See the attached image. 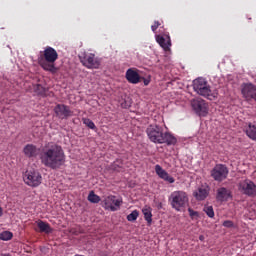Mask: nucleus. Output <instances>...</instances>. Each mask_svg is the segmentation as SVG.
I'll return each instance as SVG.
<instances>
[{"label": "nucleus", "instance_id": "obj_8", "mask_svg": "<svg viewBox=\"0 0 256 256\" xmlns=\"http://www.w3.org/2000/svg\"><path fill=\"white\" fill-rule=\"evenodd\" d=\"M80 62L87 69H99L101 67V59L93 53H84L79 56Z\"/></svg>", "mask_w": 256, "mask_h": 256}, {"label": "nucleus", "instance_id": "obj_25", "mask_svg": "<svg viewBox=\"0 0 256 256\" xmlns=\"http://www.w3.org/2000/svg\"><path fill=\"white\" fill-rule=\"evenodd\" d=\"M88 201L90 203H99V201H101V197H99V195L95 194L94 191H91L88 195Z\"/></svg>", "mask_w": 256, "mask_h": 256}, {"label": "nucleus", "instance_id": "obj_32", "mask_svg": "<svg viewBox=\"0 0 256 256\" xmlns=\"http://www.w3.org/2000/svg\"><path fill=\"white\" fill-rule=\"evenodd\" d=\"M235 224H233V221L226 220L223 222V227H227V229H231V227H234Z\"/></svg>", "mask_w": 256, "mask_h": 256}, {"label": "nucleus", "instance_id": "obj_9", "mask_svg": "<svg viewBox=\"0 0 256 256\" xmlns=\"http://www.w3.org/2000/svg\"><path fill=\"white\" fill-rule=\"evenodd\" d=\"M238 190L242 195H246L247 197H256L255 182L249 179L241 180L238 184Z\"/></svg>", "mask_w": 256, "mask_h": 256}, {"label": "nucleus", "instance_id": "obj_27", "mask_svg": "<svg viewBox=\"0 0 256 256\" xmlns=\"http://www.w3.org/2000/svg\"><path fill=\"white\" fill-rule=\"evenodd\" d=\"M203 211L208 217H210V219H213L215 217V211L213 210V206H204Z\"/></svg>", "mask_w": 256, "mask_h": 256}, {"label": "nucleus", "instance_id": "obj_15", "mask_svg": "<svg viewBox=\"0 0 256 256\" xmlns=\"http://www.w3.org/2000/svg\"><path fill=\"white\" fill-rule=\"evenodd\" d=\"M231 190L225 187H220L216 190V200L220 203H225V201L231 199Z\"/></svg>", "mask_w": 256, "mask_h": 256}, {"label": "nucleus", "instance_id": "obj_5", "mask_svg": "<svg viewBox=\"0 0 256 256\" xmlns=\"http://www.w3.org/2000/svg\"><path fill=\"white\" fill-rule=\"evenodd\" d=\"M168 201L175 211H183L189 205V196L185 191H174L170 194Z\"/></svg>", "mask_w": 256, "mask_h": 256}, {"label": "nucleus", "instance_id": "obj_23", "mask_svg": "<svg viewBox=\"0 0 256 256\" xmlns=\"http://www.w3.org/2000/svg\"><path fill=\"white\" fill-rule=\"evenodd\" d=\"M45 167H49V169H59L61 165H63L62 161H44Z\"/></svg>", "mask_w": 256, "mask_h": 256}, {"label": "nucleus", "instance_id": "obj_11", "mask_svg": "<svg viewBox=\"0 0 256 256\" xmlns=\"http://www.w3.org/2000/svg\"><path fill=\"white\" fill-rule=\"evenodd\" d=\"M241 93L246 101L255 100L256 86L253 83H243L241 85Z\"/></svg>", "mask_w": 256, "mask_h": 256}, {"label": "nucleus", "instance_id": "obj_19", "mask_svg": "<svg viewBox=\"0 0 256 256\" xmlns=\"http://www.w3.org/2000/svg\"><path fill=\"white\" fill-rule=\"evenodd\" d=\"M193 195L197 201H205V199L209 197V188L200 187L193 193Z\"/></svg>", "mask_w": 256, "mask_h": 256}, {"label": "nucleus", "instance_id": "obj_12", "mask_svg": "<svg viewBox=\"0 0 256 256\" xmlns=\"http://www.w3.org/2000/svg\"><path fill=\"white\" fill-rule=\"evenodd\" d=\"M54 113L58 119H69V117L73 116V111L64 104H57L54 108Z\"/></svg>", "mask_w": 256, "mask_h": 256}, {"label": "nucleus", "instance_id": "obj_34", "mask_svg": "<svg viewBox=\"0 0 256 256\" xmlns=\"http://www.w3.org/2000/svg\"><path fill=\"white\" fill-rule=\"evenodd\" d=\"M199 240H200V241H205V236L200 235V236H199Z\"/></svg>", "mask_w": 256, "mask_h": 256}, {"label": "nucleus", "instance_id": "obj_14", "mask_svg": "<svg viewBox=\"0 0 256 256\" xmlns=\"http://www.w3.org/2000/svg\"><path fill=\"white\" fill-rule=\"evenodd\" d=\"M126 79L128 83H132V85H137V83H141V76L139 75V71L137 69L130 68L126 71Z\"/></svg>", "mask_w": 256, "mask_h": 256}, {"label": "nucleus", "instance_id": "obj_33", "mask_svg": "<svg viewBox=\"0 0 256 256\" xmlns=\"http://www.w3.org/2000/svg\"><path fill=\"white\" fill-rule=\"evenodd\" d=\"M143 79V83L145 86L149 85V83H151V80L150 79H147V78H142Z\"/></svg>", "mask_w": 256, "mask_h": 256}, {"label": "nucleus", "instance_id": "obj_16", "mask_svg": "<svg viewBox=\"0 0 256 256\" xmlns=\"http://www.w3.org/2000/svg\"><path fill=\"white\" fill-rule=\"evenodd\" d=\"M155 172L160 177V179H163V181H167V183H175V178L169 175L165 169H162L160 165L155 166Z\"/></svg>", "mask_w": 256, "mask_h": 256}, {"label": "nucleus", "instance_id": "obj_2", "mask_svg": "<svg viewBox=\"0 0 256 256\" xmlns=\"http://www.w3.org/2000/svg\"><path fill=\"white\" fill-rule=\"evenodd\" d=\"M146 133L152 143H166V145H175L177 143V138L169 132H163V127L159 125L148 126Z\"/></svg>", "mask_w": 256, "mask_h": 256}, {"label": "nucleus", "instance_id": "obj_26", "mask_svg": "<svg viewBox=\"0 0 256 256\" xmlns=\"http://www.w3.org/2000/svg\"><path fill=\"white\" fill-rule=\"evenodd\" d=\"M0 239L1 241H11V239H13V233L10 231H4L0 233Z\"/></svg>", "mask_w": 256, "mask_h": 256}, {"label": "nucleus", "instance_id": "obj_6", "mask_svg": "<svg viewBox=\"0 0 256 256\" xmlns=\"http://www.w3.org/2000/svg\"><path fill=\"white\" fill-rule=\"evenodd\" d=\"M23 181L28 187H39L43 183V176L35 168H27L23 173Z\"/></svg>", "mask_w": 256, "mask_h": 256}, {"label": "nucleus", "instance_id": "obj_22", "mask_svg": "<svg viewBox=\"0 0 256 256\" xmlns=\"http://www.w3.org/2000/svg\"><path fill=\"white\" fill-rule=\"evenodd\" d=\"M153 209L151 206H144L142 208V213L144 215L145 221L148 223V225H151L153 223Z\"/></svg>", "mask_w": 256, "mask_h": 256}, {"label": "nucleus", "instance_id": "obj_31", "mask_svg": "<svg viewBox=\"0 0 256 256\" xmlns=\"http://www.w3.org/2000/svg\"><path fill=\"white\" fill-rule=\"evenodd\" d=\"M159 27H161V22L155 21L154 24L151 26V30L153 31V33H155L157 29H159Z\"/></svg>", "mask_w": 256, "mask_h": 256}, {"label": "nucleus", "instance_id": "obj_20", "mask_svg": "<svg viewBox=\"0 0 256 256\" xmlns=\"http://www.w3.org/2000/svg\"><path fill=\"white\" fill-rule=\"evenodd\" d=\"M245 133L249 139L256 141V124L251 122L246 123Z\"/></svg>", "mask_w": 256, "mask_h": 256}, {"label": "nucleus", "instance_id": "obj_35", "mask_svg": "<svg viewBox=\"0 0 256 256\" xmlns=\"http://www.w3.org/2000/svg\"><path fill=\"white\" fill-rule=\"evenodd\" d=\"M0 217H3V208L0 207Z\"/></svg>", "mask_w": 256, "mask_h": 256}, {"label": "nucleus", "instance_id": "obj_4", "mask_svg": "<svg viewBox=\"0 0 256 256\" xmlns=\"http://www.w3.org/2000/svg\"><path fill=\"white\" fill-rule=\"evenodd\" d=\"M63 156V148L53 143H48L40 153L42 161H63Z\"/></svg>", "mask_w": 256, "mask_h": 256}, {"label": "nucleus", "instance_id": "obj_21", "mask_svg": "<svg viewBox=\"0 0 256 256\" xmlns=\"http://www.w3.org/2000/svg\"><path fill=\"white\" fill-rule=\"evenodd\" d=\"M36 225L40 230V233H46V234L53 233V228H51V225H49V223L43 220L36 221Z\"/></svg>", "mask_w": 256, "mask_h": 256}, {"label": "nucleus", "instance_id": "obj_7", "mask_svg": "<svg viewBox=\"0 0 256 256\" xmlns=\"http://www.w3.org/2000/svg\"><path fill=\"white\" fill-rule=\"evenodd\" d=\"M190 105L193 111L199 117H207L209 113V104L203 98H194L191 100Z\"/></svg>", "mask_w": 256, "mask_h": 256}, {"label": "nucleus", "instance_id": "obj_18", "mask_svg": "<svg viewBox=\"0 0 256 256\" xmlns=\"http://www.w3.org/2000/svg\"><path fill=\"white\" fill-rule=\"evenodd\" d=\"M156 41L160 45V47H162V49H164L165 51H169V49H171V37L157 35Z\"/></svg>", "mask_w": 256, "mask_h": 256}, {"label": "nucleus", "instance_id": "obj_28", "mask_svg": "<svg viewBox=\"0 0 256 256\" xmlns=\"http://www.w3.org/2000/svg\"><path fill=\"white\" fill-rule=\"evenodd\" d=\"M82 121H83V124L86 125V127H88L89 129H92V130L97 129V126H95V123L91 119L83 118Z\"/></svg>", "mask_w": 256, "mask_h": 256}, {"label": "nucleus", "instance_id": "obj_29", "mask_svg": "<svg viewBox=\"0 0 256 256\" xmlns=\"http://www.w3.org/2000/svg\"><path fill=\"white\" fill-rule=\"evenodd\" d=\"M139 217V211L134 210L127 216V221L133 222L137 221V218Z\"/></svg>", "mask_w": 256, "mask_h": 256}, {"label": "nucleus", "instance_id": "obj_17", "mask_svg": "<svg viewBox=\"0 0 256 256\" xmlns=\"http://www.w3.org/2000/svg\"><path fill=\"white\" fill-rule=\"evenodd\" d=\"M42 151L37 148V146L33 145V144H27L24 147V154L27 157H37V155L41 156Z\"/></svg>", "mask_w": 256, "mask_h": 256}, {"label": "nucleus", "instance_id": "obj_30", "mask_svg": "<svg viewBox=\"0 0 256 256\" xmlns=\"http://www.w3.org/2000/svg\"><path fill=\"white\" fill-rule=\"evenodd\" d=\"M188 213L191 219H199V212L193 210L192 208H188Z\"/></svg>", "mask_w": 256, "mask_h": 256}, {"label": "nucleus", "instance_id": "obj_24", "mask_svg": "<svg viewBox=\"0 0 256 256\" xmlns=\"http://www.w3.org/2000/svg\"><path fill=\"white\" fill-rule=\"evenodd\" d=\"M34 91L41 95L42 97H45L47 95V89L43 87L41 84H37L34 86Z\"/></svg>", "mask_w": 256, "mask_h": 256}, {"label": "nucleus", "instance_id": "obj_3", "mask_svg": "<svg viewBox=\"0 0 256 256\" xmlns=\"http://www.w3.org/2000/svg\"><path fill=\"white\" fill-rule=\"evenodd\" d=\"M193 89L197 95L209 99V101H215L219 93L217 90H211L209 82L205 78H197L193 81Z\"/></svg>", "mask_w": 256, "mask_h": 256}, {"label": "nucleus", "instance_id": "obj_10", "mask_svg": "<svg viewBox=\"0 0 256 256\" xmlns=\"http://www.w3.org/2000/svg\"><path fill=\"white\" fill-rule=\"evenodd\" d=\"M121 199H118L114 195L106 196L102 200V207L106 209L107 211H117L119 210V207H121Z\"/></svg>", "mask_w": 256, "mask_h": 256}, {"label": "nucleus", "instance_id": "obj_1", "mask_svg": "<svg viewBox=\"0 0 256 256\" xmlns=\"http://www.w3.org/2000/svg\"><path fill=\"white\" fill-rule=\"evenodd\" d=\"M57 59H59L57 50L51 46H47L38 56V65H40L44 71L55 74L59 71V68L55 66Z\"/></svg>", "mask_w": 256, "mask_h": 256}, {"label": "nucleus", "instance_id": "obj_13", "mask_svg": "<svg viewBox=\"0 0 256 256\" xmlns=\"http://www.w3.org/2000/svg\"><path fill=\"white\" fill-rule=\"evenodd\" d=\"M229 174V170L223 164H218L212 170V177L215 181H223L227 179V175Z\"/></svg>", "mask_w": 256, "mask_h": 256}]
</instances>
